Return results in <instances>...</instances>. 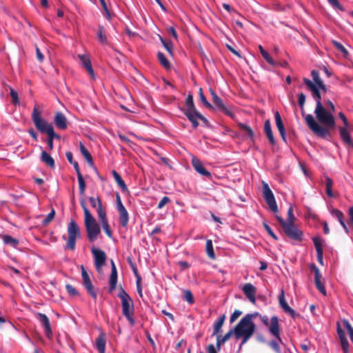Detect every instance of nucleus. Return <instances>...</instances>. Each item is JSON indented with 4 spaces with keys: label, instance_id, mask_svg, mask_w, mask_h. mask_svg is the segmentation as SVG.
<instances>
[{
    "label": "nucleus",
    "instance_id": "f257e3e1",
    "mask_svg": "<svg viewBox=\"0 0 353 353\" xmlns=\"http://www.w3.org/2000/svg\"><path fill=\"white\" fill-rule=\"evenodd\" d=\"M326 104L328 108H325V111L331 114L332 123L316 121L314 117L310 114L305 118V123L310 130L317 137L324 139L330 135V130L334 129L336 126L335 118L333 114L335 111L334 105L330 100L326 101Z\"/></svg>",
    "mask_w": 353,
    "mask_h": 353
},
{
    "label": "nucleus",
    "instance_id": "f03ea898",
    "mask_svg": "<svg viewBox=\"0 0 353 353\" xmlns=\"http://www.w3.org/2000/svg\"><path fill=\"white\" fill-rule=\"evenodd\" d=\"M303 81L312 92V97L316 101L314 114L318 121L332 123V118L330 112L325 111V108L321 102V96L317 85H315L311 80L304 78Z\"/></svg>",
    "mask_w": 353,
    "mask_h": 353
},
{
    "label": "nucleus",
    "instance_id": "7ed1b4c3",
    "mask_svg": "<svg viewBox=\"0 0 353 353\" xmlns=\"http://www.w3.org/2000/svg\"><path fill=\"white\" fill-rule=\"evenodd\" d=\"M68 161L72 164L78 177L79 186V194L81 196L80 203L84 212V224L87 233L88 234V207L87 206L86 201L84 199L85 183L83 179V175L81 174L79 164L77 161L73 160V155L71 152H67L65 153Z\"/></svg>",
    "mask_w": 353,
    "mask_h": 353
},
{
    "label": "nucleus",
    "instance_id": "20e7f679",
    "mask_svg": "<svg viewBox=\"0 0 353 353\" xmlns=\"http://www.w3.org/2000/svg\"><path fill=\"white\" fill-rule=\"evenodd\" d=\"M251 315H245L243 317L236 327L233 329L234 331V336L236 339L241 338L242 334H254L255 331V325L251 321Z\"/></svg>",
    "mask_w": 353,
    "mask_h": 353
},
{
    "label": "nucleus",
    "instance_id": "39448f33",
    "mask_svg": "<svg viewBox=\"0 0 353 353\" xmlns=\"http://www.w3.org/2000/svg\"><path fill=\"white\" fill-rule=\"evenodd\" d=\"M276 219L282 226L284 233L291 239L301 241L303 238V232L292 222H285V221L279 216Z\"/></svg>",
    "mask_w": 353,
    "mask_h": 353
},
{
    "label": "nucleus",
    "instance_id": "423d86ee",
    "mask_svg": "<svg viewBox=\"0 0 353 353\" xmlns=\"http://www.w3.org/2000/svg\"><path fill=\"white\" fill-rule=\"evenodd\" d=\"M32 119L36 128L41 133L46 134L54 130L52 125L41 117V112L38 110L37 106H34L33 108Z\"/></svg>",
    "mask_w": 353,
    "mask_h": 353
},
{
    "label": "nucleus",
    "instance_id": "0eeeda50",
    "mask_svg": "<svg viewBox=\"0 0 353 353\" xmlns=\"http://www.w3.org/2000/svg\"><path fill=\"white\" fill-rule=\"evenodd\" d=\"M262 185L263 197L267 204L273 212H276L278 211V207L272 190H270L268 184L265 181H263Z\"/></svg>",
    "mask_w": 353,
    "mask_h": 353
},
{
    "label": "nucleus",
    "instance_id": "6e6552de",
    "mask_svg": "<svg viewBox=\"0 0 353 353\" xmlns=\"http://www.w3.org/2000/svg\"><path fill=\"white\" fill-rule=\"evenodd\" d=\"M91 251L93 254L96 269L98 272H101L107 259L106 254L102 250L96 248H92Z\"/></svg>",
    "mask_w": 353,
    "mask_h": 353
},
{
    "label": "nucleus",
    "instance_id": "1a4fd4ad",
    "mask_svg": "<svg viewBox=\"0 0 353 353\" xmlns=\"http://www.w3.org/2000/svg\"><path fill=\"white\" fill-rule=\"evenodd\" d=\"M118 296L121 300L122 313L123 315H126L130 312V310H133L132 301L123 290H121Z\"/></svg>",
    "mask_w": 353,
    "mask_h": 353
},
{
    "label": "nucleus",
    "instance_id": "9d476101",
    "mask_svg": "<svg viewBox=\"0 0 353 353\" xmlns=\"http://www.w3.org/2000/svg\"><path fill=\"white\" fill-rule=\"evenodd\" d=\"M210 92L212 97V101L217 109L223 112L225 114L232 118L234 117V114L230 110V109L223 103L222 99L219 97L218 95L212 90L210 89Z\"/></svg>",
    "mask_w": 353,
    "mask_h": 353
},
{
    "label": "nucleus",
    "instance_id": "9b49d317",
    "mask_svg": "<svg viewBox=\"0 0 353 353\" xmlns=\"http://www.w3.org/2000/svg\"><path fill=\"white\" fill-rule=\"evenodd\" d=\"M101 232V228L95 219L90 214V241H94Z\"/></svg>",
    "mask_w": 353,
    "mask_h": 353
},
{
    "label": "nucleus",
    "instance_id": "f8f14e48",
    "mask_svg": "<svg viewBox=\"0 0 353 353\" xmlns=\"http://www.w3.org/2000/svg\"><path fill=\"white\" fill-rule=\"evenodd\" d=\"M242 290L246 297L248 299V300L253 304L256 303V288L251 283H245Z\"/></svg>",
    "mask_w": 353,
    "mask_h": 353
},
{
    "label": "nucleus",
    "instance_id": "ddd939ff",
    "mask_svg": "<svg viewBox=\"0 0 353 353\" xmlns=\"http://www.w3.org/2000/svg\"><path fill=\"white\" fill-rule=\"evenodd\" d=\"M269 331L272 336L276 337L280 342H282L280 337L279 319L277 316H274L271 318Z\"/></svg>",
    "mask_w": 353,
    "mask_h": 353
},
{
    "label": "nucleus",
    "instance_id": "4468645a",
    "mask_svg": "<svg viewBox=\"0 0 353 353\" xmlns=\"http://www.w3.org/2000/svg\"><path fill=\"white\" fill-rule=\"evenodd\" d=\"M37 319L39 320L44 328V332L48 338H50L52 334L50 321L45 314L38 313Z\"/></svg>",
    "mask_w": 353,
    "mask_h": 353
},
{
    "label": "nucleus",
    "instance_id": "2eb2a0df",
    "mask_svg": "<svg viewBox=\"0 0 353 353\" xmlns=\"http://www.w3.org/2000/svg\"><path fill=\"white\" fill-rule=\"evenodd\" d=\"M192 164L195 170L201 175L208 178L211 177V173L207 170H205V168L203 167L201 162L199 159L193 158L192 159Z\"/></svg>",
    "mask_w": 353,
    "mask_h": 353
},
{
    "label": "nucleus",
    "instance_id": "dca6fc26",
    "mask_svg": "<svg viewBox=\"0 0 353 353\" xmlns=\"http://www.w3.org/2000/svg\"><path fill=\"white\" fill-rule=\"evenodd\" d=\"M340 136L343 142L351 147H353V141L349 132V127H340L339 128Z\"/></svg>",
    "mask_w": 353,
    "mask_h": 353
},
{
    "label": "nucleus",
    "instance_id": "f3484780",
    "mask_svg": "<svg viewBox=\"0 0 353 353\" xmlns=\"http://www.w3.org/2000/svg\"><path fill=\"white\" fill-rule=\"evenodd\" d=\"M117 283V271L116 265L111 260V274L110 276V290L112 291L115 289Z\"/></svg>",
    "mask_w": 353,
    "mask_h": 353
},
{
    "label": "nucleus",
    "instance_id": "a211bd4d",
    "mask_svg": "<svg viewBox=\"0 0 353 353\" xmlns=\"http://www.w3.org/2000/svg\"><path fill=\"white\" fill-rule=\"evenodd\" d=\"M106 339L104 334L101 333L96 339L94 346L98 350L99 353H105Z\"/></svg>",
    "mask_w": 353,
    "mask_h": 353
},
{
    "label": "nucleus",
    "instance_id": "6ab92c4d",
    "mask_svg": "<svg viewBox=\"0 0 353 353\" xmlns=\"http://www.w3.org/2000/svg\"><path fill=\"white\" fill-rule=\"evenodd\" d=\"M54 123L60 130H65L67 128V120L65 115L61 112H57L54 117Z\"/></svg>",
    "mask_w": 353,
    "mask_h": 353
},
{
    "label": "nucleus",
    "instance_id": "aec40b11",
    "mask_svg": "<svg viewBox=\"0 0 353 353\" xmlns=\"http://www.w3.org/2000/svg\"><path fill=\"white\" fill-rule=\"evenodd\" d=\"M68 232L69 236H72L77 239L80 236L79 227L74 220H72L69 223L68 226Z\"/></svg>",
    "mask_w": 353,
    "mask_h": 353
},
{
    "label": "nucleus",
    "instance_id": "412c9836",
    "mask_svg": "<svg viewBox=\"0 0 353 353\" xmlns=\"http://www.w3.org/2000/svg\"><path fill=\"white\" fill-rule=\"evenodd\" d=\"M337 332L339 337L341 341V344L342 347V350L344 353H349V343L347 341V339L345 336V332L338 327Z\"/></svg>",
    "mask_w": 353,
    "mask_h": 353
},
{
    "label": "nucleus",
    "instance_id": "4be33fe9",
    "mask_svg": "<svg viewBox=\"0 0 353 353\" xmlns=\"http://www.w3.org/2000/svg\"><path fill=\"white\" fill-rule=\"evenodd\" d=\"M99 221L101 223L103 229L104 230L105 232L109 237H112V231L110 230L108 222V219L106 217V213H102L101 212L99 213Z\"/></svg>",
    "mask_w": 353,
    "mask_h": 353
},
{
    "label": "nucleus",
    "instance_id": "5701e85b",
    "mask_svg": "<svg viewBox=\"0 0 353 353\" xmlns=\"http://www.w3.org/2000/svg\"><path fill=\"white\" fill-rule=\"evenodd\" d=\"M274 117H275V122H276V125L278 128V130H279L281 136L282 137V139L285 141V128H284V125L283 123L281 117L279 112H276Z\"/></svg>",
    "mask_w": 353,
    "mask_h": 353
},
{
    "label": "nucleus",
    "instance_id": "b1692460",
    "mask_svg": "<svg viewBox=\"0 0 353 353\" xmlns=\"http://www.w3.org/2000/svg\"><path fill=\"white\" fill-rule=\"evenodd\" d=\"M234 335V330H230L226 334H225L223 336H221V335L217 334L216 335V347L219 350H221V346L223 343H225L232 335Z\"/></svg>",
    "mask_w": 353,
    "mask_h": 353
},
{
    "label": "nucleus",
    "instance_id": "393cba45",
    "mask_svg": "<svg viewBox=\"0 0 353 353\" xmlns=\"http://www.w3.org/2000/svg\"><path fill=\"white\" fill-rule=\"evenodd\" d=\"M41 160L51 168H54L55 166V163L53 158L44 150H43L41 152Z\"/></svg>",
    "mask_w": 353,
    "mask_h": 353
},
{
    "label": "nucleus",
    "instance_id": "a878e982",
    "mask_svg": "<svg viewBox=\"0 0 353 353\" xmlns=\"http://www.w3.org/2000/svg\"><path fill=\"white\" fill-rule=\"evenodd\" d=\"M264 131L270 143L274 144L275 140L272 134L270 121L269 120H266L265 121Z\"/></svg>",
    "mask_w": 353,
    "mask_h": 353
},
{
    "label": "nucleus",
    "instance_id": "bb28decb",
    "mask_svg": "<svg viewBox=\"0 0 353 353\" xmlns=\"http://www.w3.org/2000/svg\"><path fill=\"white\" fill-rule=\"evenodd\" d=\"M90 205H91L93 208H97V212L98 214V217L99 218V213L101 212L102 213H105V212L102 208V204L99 198L90 197Z\"/></svg>",
    "mask_w": 353,
    "mask_h": 353
},
{
    "label": "nucleus",
    "instance_id": "cd10ccee",
    "mask_svg": "<svg viewBox=\"0 0 353 353\" xmlns=\"http://www.w3.org/2000/svg\"><path fill=\"white\" fill-rule=\"evenodd\" d=\"M119 213V220L122 226L125 227L128 223V213L125 208L118 210Z\"/></svg>",
    "mask_w": 353,
    "mask_h": 353
},
{
    "label": "nucleus",
    "instance_id": "c85d7f7f",
    "mask_svg": "<svg viewBox=\"0 0 353 353\" xmlns=\"http://www.w3.org/2000/svg\"><path fill=\"white\" fill-rule=\"evenodd\" d=\"M112 173L114 176V180L116 181L118 185L121 188V189L123 191H127L128 188H127L125 182L121 177V176L118 174V172H117L115 170H113Z\"/></svg>",
    "mask_w": 353,
    "mask_h": 353
},
{
    "label": "nucleus",
    "instance_id": "c756f323",
    "mask_svg": "<svg viewBox=\"0 0 353 353\" xmlns=\"http://www.w3.org/2000/svg\"><path fill=\"white\" fill-rule=\"evenodd\" d=\"M225 319V314H223L219 318L218 321L215 323L214 325L213 335H217L219 332L221 331V329L224 323Z\"/></svg>",
    "mask_w": 353,
    "mask_h": 353
},
{
    "label": "nucleus",
    "instance_id": "7c9ffc66",
    "mask_svg": "<svg viewBox=\"0 0 353 353\" xmlns=\"http://www.w3.org/2000/svg\"><path fill=\"white\" fill-rule=\"evenodd\" d=\"M2 239L6 245H10L13 248H16L19 244V241L10 235H3Z\"/></svg>",
    "mask_w": 353,
    "mask_h": 353
},
{
    "label": "nucleus",
    "instance_id": "2f4dec72",
    "mask_svg": "<svg viewBox=\"0 0 353 353\" xmlns=\"http://www.w3.org/2000/svg\"><path fill=\"white\" fill-rule=\"evenodd\" d=\"M77 58L79 64H81L87 71H88V56L87 54H79Z\"/></svg>",
    "mask_w": 353,
    "mask_h": 353
},
{
    "label": "nucleus",
    "instance_id": "473e14b6",
    "mask_svg": "<svg viewBox=\"0 0 353 353\" xmlns=\"http://www.w3.org/2000/svg\"><path fill=\"white\" fill-rule=\"evenodd\" d=\"M96 34H97V39L98 40L102 43V44H105L107 43V38H106V34H105V32L103 29V28L102 26H99V28L97 29V32H96Z\"/></svg>",
    "mask_w": 353,
    "mask_h": 353
},
{
    "label": "nucleus",
    "instance_id": "72a5a7b5",
    "mask_svg": "<svg viewBox=\"0 0 353 353\" xmlns=\"http://www.w3.org/2000/svg\"><path fill=\"white\" fill-rule=\"evenodd\" d=\"M46 134L48 135L47 144H48L49 148L50 150H52L53 149V139H59L60 137L54 132V130L46 133Z\"/></svg>",
    "mask_w": 353,
    "mask_h": 353
},
{
    "label": "nucleus",
    "instance_id": "f704fd0d",
    "mask_svg": "<svg viewBox=\"0 0 353 353\" xmlns=\"http://www.w3.org/2000/svg\"><path fill=\"white\" fill-rule=\"evenodd\" d=\"M184 114L190 121L199 119V114H200V113L196 109L185 110Z\"/></svg>",
    "mask_w": 353,
    "mask_h": 353
},
{
    "label": "nucleus",
    "instance_id": "c9c22d12",
    "mask_svg": "<svg viewBox=\"0 0 353 353\" xmlns=\"http://www.w3.org/2000/svg\"><path fill=\"white\" fill-rule=\"evenodd\" d=\"M279 304L281 308L284 310L285 312H287L290 307L288 305V303L285 299L284 291L281 290V292L279 296Z\"/></svg>",
    "mask_w": 353,
    "mask_h": 353
},
{
    "label": "nucleus",
    "instance_id": "e433bc0d",
    "mask_svg": "<svg viewBox=\"0 0 353 353\" xmlns=\"http://www.w3.org/2000/svg\"><path fill=\"white\" fill-rule=\"evenodd\" d=\"M325 187H326V193L327 196L330 198H332L334 196V193L332 191V187L333 185V181L330 177L325 178Z\"/></svg>",
    "mask_w": 353,
    "mask_h": 353
},
{
    "label": "nucleus",
    "instance_id": "4c0bfd02",
    "mask_svg": "<svg viewBox=\"0 0 353 353\" xmlns=\"http://www.w3.org/2000/svg\"><path fill=\"white\" fill-rule=\"evenodd\" d=\"M79 268L81 269V275L83 280V286L87 290H88V274L83 265H81L79 266Z\"/></svg>",
    "mask_w": 353,
    "mask_h": 353
},
{
    "label": "nucleus",
    "instance_id": "58836bf2",
    "mask_svg": "<svg viewBox=\"0 0 353 353\" xmlns=\"http://www.w3.org/2000/svg\"><path fill=\"white\" fill-rule=\"evenodd\" d=\"M239 126L245 135H247L250 139L253 138L254 132L249 126L241 123H239Z\"/></svg>",
    "mask_w": 353,
    "mask_h": 353
},
{
    "label": "nucleus",
    "instance_id": "ea45409f",
    "mask_svg": "<svg viewBox=\"0 0 353 353\" xmlns=\"http://www.w3.org/2000/svg\"><path fill=\"white\" fill-rule=\"evenodd\" d=\"M206 252L208 256L211 259L215 258V254L213 250L212 242L211 240H208L206 242Z\"/></svg>",
    "mask_w": 353,
    "mask_h": 353
},
{
    "label": "nucleus",
    "instance_id": "a19ab883",
    "mask_svg": "<svg viewBox=\"0 0 353 353\" xmlns=\"http://www.w3.org/2000/svg\"><path fill=\"white\" fill-rule=\"evenodd\" d=\"M332 43L334 44V46L337 48V50H339L343 54V56L345 58H347V55H348V52L345 48V47L336 41H333Z\"/></svg>",
    "mask_w": 353,
    "mask_h": 353
},
{
    "label": "nucleus",
    "instance_id": "79ce46f5",
    "mask_svg": "<svg viewBox=\"0 0 353 353\" xmlns=\"http://www.w3.org/2000/svg\"><path fill=\"white\" fill-rule=\"evenodd\" d=\"M158 59L161 64L165 68H170V63L162 52H158Z\"/></svg>",
    "mask_w": 353,
    "mask_h": 353
},
{
    "label": "nucleus",
    "instance_id": "37998d69",
    "mask_svg": "<svg viewBox=\"0 0 353 353\" xmlns=\"http://www.w3.org/2000/svg\"><path fill=\"white\" fill-rule=\"evenodd\" d=\"M331 214L333 216H335L339 222L340 223V224H341L342 223L344 222V220H343V218H344V216H343V214L342 212H341L340 210H336V209H333L332 211H331Z\"/></svg>",
    "mask_w": 353,
    "mask_h": 353
},
{
    "label": "nucleus",
    "instance_id": "c03bdc74",
    "mask_svg": "<svg viewBox=\"0 0 353 353\" xmlns=\"http://www.w3.org/2000/svg\"><path fill=\"white\" fill-rule=\"evenodd\" d=\"M311 75L312 77V79H313V81H314V83L315 85H317V86L319 85H321L323 86V81L322 79L320 78L319 77V74L317 71L316 70H312V72H311Z\"/></svg>",
    "mask_w": 353,
    "mask_h": 353
},
{
    "label": "nucleus",
    "instance_id": "a18cd8bd",
    "mask_svg": "<svg viewBox=\"0 0 353 353\" xmlns=\"http://www.w3.org/2000/svg\"><path fill=\"white\" fill-rule=\"evenodd\" d=\"M343 323L347 331L351 341L353 343V327L351 326L347 320H343Z\"/></svg>",
    "mask_w": 353,
    "mask_h": 353
},
{
    "label": "nucleus",
    "instance_id": "49530a36",
    "mask_svg": "<svg viewBox=\"0 0 353 353\" xmlns=\"http://www.w3.org/2000/svg\"><path fill=\"white\" fill-rule=\"evenodd\" d=\"M10 94L12 99V102L14 105H18L20 104L19 99L18 98V94L14 89L10 88Z\"/></svg>",
    "mask_w": 353,
    "mask_h": 353
},
{
    "label": "nucleus",
    "instance_id": "de8ad7c7",
    "mask_svg": "<svg viewBox=\"0 0 353 353\" xmlns=\"http://www.w3.org/2000/svg\"><path fill=\"white\" fill-rule=\"evenodd\" d=\"M186 108L185 110H190L196 109L193 102L192 96L189 94L185 99Z\"/></svg>",
    "mask_w": 353,
    "mask_h": 353
},
{
    "label": "nucleus",
    "instance_id": "09e8293b",
    "mask_svg": "<svg viewBox=\"0 0 353 353\" xmlns=\"http://www.w3.org/2000/svg\"><path fill=\"white\" fill-rule=\"evenodd\" d=\"M199 97H200V99L201 101V102L203 103V104L207 108H209V109H212L213 108V106L212 105L211 103H210L205 97L204 96L203 93V91H202V89L201 88L200 90H199Z\"/></svg>",
    "mask_w": 353,
    "mask_h": 353
},
{
    "label": "nucleus",
    "instance_id": "8fccbe9b",
    "mask_svg": "<svg viewBox=\"0 0 353 353\" xmlns=\"http://www.w3.org/2000/svg\"><path fill=\"white\" fill-rule=\"evenodd\" d=\"M77 238L72 236H68V239L65 245V249H70L74 250L75 248V243Z\"/></svg>",
    "mask_w": 353,
    "mask_h": 353
},
{
    "label": "nucleus",
    "instance_id": "3c124183",
    "mask_svg": "<svg viewBox=\"0 0 353 353\" xmlns=\"http://www.w3.org/2000/svg\"><path fill=\"white\" fill-rule=\"evenodd\" d=\"M55 211L54 209H52L51 212L46 216V217L43 221V225H48L54 217Z\"/></svg>",
    "mask_w": 353,
    "mask_h": 353
},
{
    "label": "nucleus",
    "instance_id": "603ef678",
    "mask_svg": "<svg viewBox=\"0 0 353 353\" xmlns=\"http://www.w3.org/2000/svg\"><path fill=\"white\" fill-rule=\"evenodd\" d=\"M279 343H281L277 339L276 340H272L270 342V346L276 352L280 353Z\"/></svg>",
    "mask_w": 353,
    "mask_h": 353
},
{
    "label": "nucleus",
    "instance_id": "864d4df0",
    "mask_svg": "<svg viewBox=\"0 0 353 353\" xmlns=\"http://www.w3.org/2000/svg\"><path fill=\"white\" fill-rule=\"evenodd\" d=\"M65 289L68 294L71 296H74L78 294V292L74 287L70 284L65 285Z\"/></svg>",
    "mask_w": 353,
    "mask_h": 353
},
{
    "label": "nucleus",
    "instance_id": "5fc2aeb1",
    "mask_svg": "<svg viewBox=\"0 0 353 353\" xmlns=\"http://www.w3.org/2000/svg\"><path fill=\"white\" fill-rule=\"evenodd\" d=\"M184 299L190 304H192L194 303L193 295L190 290H186L184 291Z\"/></svg>",
    "mask_w": 353,
    "mask_h": 353
},
{
    "label": "nucleus",
    "instance_id": "6e6d98bb",
    "mask_svg": "<svg viewBox=\"0 0 353 353\" xmlns=\"http://www.w3.org/2000/svg\"><path fill=\"white\" fill-rule=\"evenodd\" d=\"M263 58L272 66H276L278 65V63L275 61L268 53L265 54Z\"/></svg>",
    "mask_w": 353,
    "mask_h": 353
},
{
    "label": "nucleus",
    "instance_id": "4d7b16f0",
    "mask_svg": "<svg viewBox=\"0 0 353 353\" xmlns=\"http://www.w3.org/2000/svg\"><path fill=\"white\" fill-rule=\"evenodd\" d=\"M79 147H80L81 152L82 153V154L84 157L85 159L87 161H88V150L85 147V145L82 143H81V142H80Z\"/></svg>",
    "mask_w": 353,
    "mask_h": 353
},
{
    "label": "nucleus",
    "instance_id": "13d9d810",
    "mask_svg": "<svg viewBox=\"0 0 353 353\" xmlns=\"http://www.w3.org/2000/svg\"><path fill=\"white\" fill-rule=\"evenodd\" d=\"M316 288L323 294L326 295V290L325 286L321 281L315 282Z\"/></svg>",
    "mask_w": 353,
    "mask_h": 353
},
{
    "label": "nucleus",
    "instance_id": "bf43d9fd",
    "mask_svg": "<svg viewBox=\"0 0 353 353\" xmlns=\"http://www.w3.org/2000/svg\"><path fill=\"white\" fill-rule=\"evenodd\" d=\"M160 39L161 41L162 44L165 47V48L168 50V52L170 54H172V45L171 42H168L165 41L163 38L160 37Z\"/></svg>",
    "mask_w": 353,
    "mask_h": 353
},
{
    "label": "nucleus",
    "instance_id": "052dcab7",
    "mask_svg": "<svg viewBox=\"0 0 353 353\" xmlns=\"http://www.w3.org/2000/svg\"><path fill=\"white\" fill-rule=\"evenodd\" d=\"M305 102V95L303 93H301L298 95V103L301 109H303Z\"/></svg>",
    "mask_w": 353,
    "mask_h": 353
},
{
    "label": "nucleus",
    "instance_id": "680f3d73",
    "mask_svg": "<svg viewBox=\"0 0 353 353\" xmlns=\"http://www.w3.org/2000/svg\"><path fill=\"white\" fill-rule=\"evenodd\" d=\"M294 220H295V216H294V215L293 214L292 208L290 207L288 209V219L285 221V222H292V223H294Z\"/></svg>",
    "mask_w": 353,
    "mask_h": 353
},
{
    "label": "nucleus",
    "instance_id": "e2e57ef3",
    "mask_svg": "<svg viewBox=\"0 0 353 353\" xmlns=\"http://www.w3.org/2000/svg\"><path fill=\"white\" fill-rule=\"evenodd\" d=\"M170 201V199L168 196H163L158 204V208L161 209L165 205Z\"/></svg>",
    "mask_w": 353,
    "mask_h": 353
},
{
    "label": "nucleus",
    "instance_id": "0e129e2a",
    "mask_svg": "<svg viewBox=\"0 0 353 353\" xmlns=\"http://www.w3.org/2000/svg\"><path fill=\"white\" fill-rule=\"evenodd\" d=\"M241 314L242 312L241 311L237 310H235L230 316V322H234L241 316Z\"/></svg>",
    "mask_w": 353,
    "mask_h": 353
},
{
    "label": "nucleus",
    "instance_id": "69168bd1",
    "mask_svg": "<svg viewBox=\"0 0 353 353\" xmlns=\"http://www.w3.org/2000/svg\"><path fill=\"white\" fill-rule=\"evenodd\" d=\"M263 226L265 229V230L268 232V233L275 240L277 239V236H276V234L274 233V232L272 230V229L270 228V227L267 225L266 223H263Z\"/></svg>",
    "mask_w": 353,
    "mask_h": 353
},
{
    "label": "nucleus",
    "instance_id": "338daca9",
    "mask_svg": "<svg viewBox=\"0 0 353 353\" xmlns=\"http://www.w3.org/2000/svg\"><path fill=\"white\" fill-rule=\"evenodd\" d=\"M314 281L317 282V281H321V274L320 273L319 270L316 266H314Z\"/></svg>",
    "mask_w": 353,
    "mask_h": 353
},
{
    "label": "nucleus",
    "instance_id": "774afa93",
    "mask_svg": "<svg viewBox=\"0 0 353 353\" xmlns=\"http://www.w3.org/2000/svg\"><path fill=\"white\" fill-rule=\"evenodd\" d=\"M339 117L343 121V123L344 124L343 127H350L347 119L345 115L342 112H339Z\"/></svg>",
    "mask_w": 353,
    "mask_h": 353
}]
</instances>
